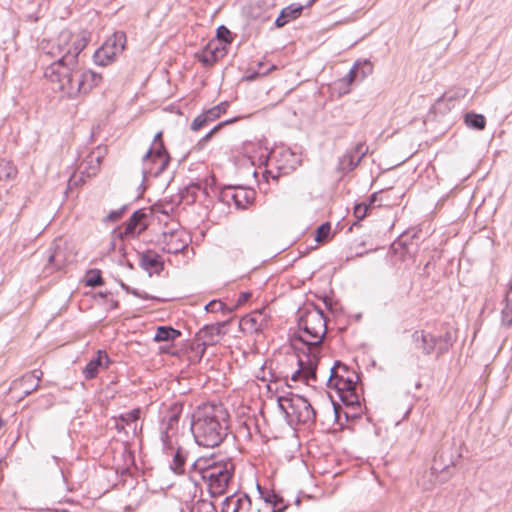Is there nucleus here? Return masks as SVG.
I'll use <instances>...</instances> for the list:
<instances>
[{
    "mask_svg": "<svg viewBox=\"0 0 512 512\" xmlns=\"http://www.w3.org/2000/svg\"><path fill=\"white\" fill-rule=\"evenodd\" d=\"M102 76L90 69H80L79 65L73 67L65 77H60L59 81L52 83L63 96L67 98H76L80 94H88L93 88L100 85Z\"/></svg>",
    "mask_w": 512,
    "mask_h": 512,
    "instance_id": "4",
    "label": "nucleus"
},
{
    "mask_svg": "<svg viewBox=\"0 0 512 512\" xmlns=\"http://www.w3.org/2000/svg\"><path fill=\"white\" fill-rule=\"evenodd\" d=\"M42 375V371L33 370L13 380L9 388L10 398L19 401L31 394L38 388Z\"/></svg>",
    "mask_w": 512,
    "mask_h": 512,
    "instance_id": "8",
    "label": "nucleus"
},
{
    "mask_svg": "<svg viewBox=\"0 0 512 512\" xmlns=\"http://www.w3.org/2000/svg\"><path fill=\"white\" fill-rule=\"evenodd\" d=\"M317 0H309L307 3V7L311 6L313 3H315Z\"/></svg>",
    "mask_w": 512,
    "mask_h": 512,
    "instance_id": "63",
    "label": "nucleus"
},
{
    "mask_svg": "<svg viewBox=\"0 0 512 512\" xmlns=\"http://www.w3.org/2000/svg\"><path fill=\"white\" fill-rule=\"evenodd\" d=\"M89 40L88 32H72L69 29L62 30L54 38L42 40L40 49L43 55L53 60L44 71L45 78L54 83L59 81L60 77H65V73L73 67H77L79 55Z\"/></svg>",
    "mask_w": 512,
    "mask_h": 512,
    "instance_id": "1",
    "label": "nucleus"
},
{
    "mask_svg": "<svg viewBox=\"0 0 512 512\" xmlns=\"http://www.w3.org/2000/svg\"><path fill=\"white\" fill-rule=\"evenodd\" d=\"M180 418H161L159 434L162 451L165 455L173 454L176 446L180 445V438L185 433V425H180Z\"/></svg>",
    "mask_w": 512,
    "mask_h": 512,
    "instance_id": "6",
    "label": "nucleus"
},
{
    "mask_svg": "<svg viewBox=\"0 0 512 512\" xmlns=\"http://www.w3.org/2000/svg\"><path fill=\"white\" fill-rule=\"evenodd\" d=\"M252 507L251 498L247 494H232L222 503L221 512H249Z\"/></svg>",
    "mask_w": 512,
    "mask_h": 512,
    "instance_id": "16",
    "label": "nucleus"
},
{
    "mask_svg": "<svg viewBox=\"0 0 512 512\" xmlns=\"http://www.w3.org/2000/svg\"><path fill=\"white\" fill-rule=\"evenodd\" d=\"M442 338V341H444V345L441 344V342L438 344V348H437V355H441L443 353H445L446 351H448V348L449 346L452 344L451 343V335L450 333H446Z\"/></svg>",
    "mask_w": 512,
    "mask_h": 512,
    "instance_id": "48",
    "label": "nucleus"
},
{
    "mask_svg": "<svg viewBox=\"0 0 512 512\" xmlns=\"http://www.w3.org/2000/svg\"><path fill=\"white\" fill-rule=\"evenodd\" d=\"M104 43L109 44L110 48L114 49V51L121 53L125 48L126 35L124 32H115Z\"/></svg>",
    "mask_w": 512,
    "mask_h": 512,
    "instance_id": "30",
    "label": "nucleus"
},
{
    "mask_svg": "<svg viewBox=\"0 0 512 512\" xmlns=\"http://www.w3.org/2000/svg\"><path fill=\"white\" fill-rule=\"evenodd\" d=\"M157 148H159V151H167L162 140V132H158L155 135L151 147L145 153V159H148L153 151H157Z\"/></svg>",
    "mask_w": 512,
    "mask_h": 512,
    "instance_id": "38",
    "label": "nucleus"
},
{
    "mask_svg": "<svg viewBox=\"0 0 512 512\" xmlns=\"http://www.w3.org/2000/svg\"><path fill=\"white\" fill-rule=\"evenodd\" d=\"M237 118H233V119H230V120H226V121H223L219 124H217L213 129L210 130V132H208L201 140L199 143H203V142H207L208 140L211 139V137L217 132L219 131L223 126H225L226 124H229V123H233L234 121H236Z\"/></svg>",
    "mask_w": 512,
    "mask_h": 512,
    "instance_id": "45",
    "label": "nucleus"
},
{
    "mask_svg": "<svg viewBox=\"0 0 512 512\" xmlns=\"http://www.w3.org/2000/svg\"><path fill=\"white\" fill-rule=\"evenodd\" d=\"M294 502H295V505L300 506V504H301V499H300V497L295 498V501H294Z\"/></svg>",
    "mask_w": 512,
    "mask_h": 512,
    "instance_id": "62",
    "label": "nucleus"
},
{
    "mask_svg": "<svg viewBox=\"0 0 512 512\" xmlns=\"http://www.w3.org/2000/svg\"><path fill=\"white\" fill-rule=\"evenodd\" d=\"M501 325L506 328L512 325V285L506 292L505 305L501 311Z\"/></svg>",
    "mask_w": 512,
    "mask_h": 512,
    "instance_id": "28",
    "label": "nucleus"
},
{
    "mask_svg": "<svg viewBox=\"0 0 512 512\" xmlns=\"http://www.w3.org/2000/svg\"><path fill=\"white\" fill-rule=\"evenodd\" d=\"M261 373H262V375L261 376L258 375L257 377L264 382H266V381L277 382L279 380V377L276 376L271 370L268 371L269 377L266 376V368L265 367L261 368Z\"/></svg>",
    "mask_w": 512,
    "mask_h": 512,
    "instance_id": "51",
    "label": "nucleus"
},
{
    "mask_svg": "<svg viewBox=\"0 0 512 512\" xmlns=\"http://www.w3.org/2000/svg\"><path fill=\"white\" fill-rule=\"evenodd\" d=\"M190 512H217V510L212 502L199 500L192 506Z\"/></svg>",
    "mask_w": 512,
    "mask_h": 512,
    "instance_id": "36",
    "label": "nucleus"
},
{
    "mask_svg": "<svg viewBox=\"0 0 512 512\" xmlns=\"http://www.w3.org/2000/svg\"><path fill=\"white\" fill-rule=\"evenodd\" d=\"M294 412L285 411V416L290 417L293 416Z\"/></svg>",
    "mask_w": 512,
    "mask_h": 512,
    "instance_id": "64",
    "label": "nucleus"
},
{
    "mask_svg": "<svg viewBox=\"0 0 512 512\" xmlns=\"http://www.w3.org/2000/svg\"><path fill=\"white\" fill-rule=\"evenodd\" d=\"M191 418L190 430L195 442L204 447H216L227 436V424L230 418Z\"/></svg>",
    "mask_w": 512,
    "mask_h": 512,
    "instance_id": "5",
    "label": "nucleus"
},
{
    "mask_svg": "<svg viewBox=\"0 0 512 512\" xmlns=\"http://www.w3.org/2000/svg\"><path fill=\"white\" fill-rule=\"evenodd\" d=\"M328 419L332 420V424L329 426H326L325 422L322 421L320 423L321 429H322V431H325V432L334 433V432H337L338 430L342 429L344 427V425L349 422V420H354L355 418L335 417V418H328Z\"/></svg>",
    "mask_w": 512,
    "mask_h": 512,
    "instance_id": "32",
    "label": "nucleus"
},
{
    "mask_svg": "<svg viewBox=\"0 0 512 512\" xmlns=\"http://www.w3.org/2000/svg\"><path fill=\"white\" fill-rule=\"evenodd\" d=\"M341 407L339 405L334 404V414L335 416H339Z\"/></svg>",
    "mask_w": 512,
    "mask_h": 512,
    "instance_id": "59",
    "label": "nucleus"
},
{
    "mask_svg": "<svg viewBox=\"0 0 512 512\" xmlns=\"http://www.w3.org/2000/svg\"><path fill=\"white\" fill-rule=\"evenodd\" d=\"M286 423L289 425V427L296 431V427L300 424H317L316 419L317 418H284Z\"/></svg>",
    "mask_w": 512,
    "mask_h": 512,
    "instance_id": "40",
    "label": "nucleus"
},
{
    "mask_svg": "<svg viewBox=\"0 0 512 512\" xmlns=\"http://www.w3.org/2000/svg\"><path fill=\"white\" fill-rule=\"evenodd\" d=\"M216 36L221 43L230 44L232 42L231 32L225 26L218 27Z\"/></svg>",
    "mask_w": 512,
    "mask_h": 512,
    "instance_id": "43",
    "label": "nucleus"
},
{
    "mask_svg": "<svg viewBox=\"0 0 512 512\" xmlns=\"http://www.w3.org/2000/svg\"><path fill=\"white\" fill-rule=\"evenodd\" d=\"M347 372V366L336 361L330 369V376L327 380L328 386L335 388L338 392H352L355 389L356 382L353 378L344 376V373Z\"/></svg>",
    "mask_w": 512,
    "mask_h": 512,
    "instance_id": "11",
    "label": "nucleus"
},
{
    "mask_svg": "<svg viewBox=\"0 0 512 512\" xmlns=\"http://www.w3.org/2000/svg\"><path fill=\"white\" fill-rule=\"evenodd\" d=\"M169 456L172 457V462L170 464L171 470L176 474H183L185 472V463L188 458V452L181 446H176L173 454Z\"/></svg>",
    "mask_w": 512,
    "mask_h": 512,
    "instance_id": "25",
    "label": "nucleus"
},
{
    "mask_svg": "<svg viewBox=\"0 0 512 512\" xmlns=\"http://www.w3.org/2000/svg\"><path fill=\"white\" fill-rule=\"evenodd\" d=\"M250 296H251V293H249V292L241 293L239 296V299H238V303L241 304V303L246 302L250 298Z\"/></svg>",
    "mask_w": 512,
    "mask_h": 512,
    "instance_id": "56",
    "label": "nucleus"
},
{
    "mask_svg": "<svg viewBox=\"0 0 512 512\" xmlns=\"http://www.w3.org/2000/svg\"><path fill=\"white\" fill-rule=\"evenodd\" d=\"M303 9V5L296 3L290 4L283 8L280 12V15L275 20V26L277 28H281L290 21L297 19L301 15Z\"/></svg>",
    "mask_w": 512,
    "mask_h": 512,
    "instance_id": "21",
    "label": "nucleus"
},
{
    "mask_svg": "<svg viewBox=\"0 0 512 512\" xmlns=\"http://www.w3.org/2000/svg\"><path fill=\"white\" fill-rule=\"evenodd\" d=\"M181 336V332L171 326H159L153 337L155 342H173Z\"/></svg>",
    "mask_w": 512,
    "mask_h": 512,
    "instance_id": "26",
    "label": "nucleus"
},
{
    "mask_svg": "<svg viewBox=\"0 0 512 512\" xmlns=\"http://www.w3.org/2000/svg\"><path fill=\"white\" fill-rule=\"evenodd\" d=\"M285 401L289 402L291 407H293V406L303 407L306 410V416H309L310 413L315 415V411L311 407L310 403L306 399H304L302 397H298L295 400H288L287 399Z\"/></svg>",
    "mask_w": 512,
    "mask_h": 512,
    "instance_id": "42",
    "label": "nucleus"
},
{
    "mask_svg": "<svg viewBox=\"0 0 512 512\" xmlns=\"http://www.w3.org/2000/svg\"><path fill=\"white\" fill-rule=\"evenodd\" d=\"M326 332L327 324L323 310L314 305L305 306L298 311V333L292 345L298 349L297 342H300L303 345L302 350L320 355Z\"/></svg>",
    "mask_w": 512,
    "mask_h": 512,
    "instance_id": "2",
    "label": "nucleus"
},
{
    "mask_svg": "<svg viewBox=\"0 0 512 512\" xmlns=\"http://www.w3.org/2000/svg\"><path fill=\"white\" fill-rule=\"evenodd\" d=\"M354 64H359L358 66V77L359 81H363L367 76L371 75L373 72V64L370 60H357Z\"/></svg>",
    "mask_w": 512,
    "mask_h": 512,
    "instance_id": "34",
    "label": "nucleus"
},
{
    "mask_svg": "<svg viewBox=\"0 0 512 512\" xmlns=\"http://www.w3.org/2000/svg\"><path fill=\"white\" fill-rule=\"evenodd\" d=\"M378 199V192H374L370 197H369V202L367 203L368 205V209L377 201Z\"/></svg>",
    "mask_w": 512,
    "mask_h": 512,
    "instance_id": "58",
    "label": "nucleus"
},
{
    "mask_svg": "<svg viewBox=\"0 0 512 512\" xmlns=\"http://www.w3.org/2000/svg\"><path fill=\"white\" fill-rule=\"evenodd\" d=\"M159 243L162 245L163 251L171 254L182 252L188 247L187 235L180 229L163 232Z\"/></svg>",
    "mask_w": 512,
    "mask_h": 512,
    "instance_id": "13",
    "label": "nucleus"
},
{
    "mask_svg": "<svg viewBox=\"0 0 512 512\" xmlns=\"http://www.w3.org/2000/svg\"><path fill=\"white\" fill-rule=\"evenodd\" d=\"M412 339L415 342L416 348L422 350L425 355H430L434 351L437 352L438 344L442 342L441 336L436 337L424 330H416L412 334Z\"/></svg>",
    "mask_w": 512,
    "mask_h": 512,
    "instance_id": "15",
    "label": "nucleus"
},
{
    "mask_svg": "<svg viewBox=\"0 0 512 512\" xmlns=\"http://www.w3.org/2000/svg\"><path fill=\"white\" fill-rule=\"evenodd\" d=\"M229 106V103L227 101L221 102L218 105L214 106L215 111H217L220 116L226 112L227 108Z\"/></svg>",
    "mask_w": 512,
    "mask_h": 512,
    "instance_id": "54",
    "label": "nucleus"
},
{
    "mask_svg": "<svg viewBox=\"0 0 512 512\" xmlns=\"http://www.w3.org/2000/svg\"><path fill=\"white\" fill-rule=\"evenodd\" d=\"M331 231V225L329 222L321 224L316 230L315 240L317 242H324L328 239Z\"/></svg>",
    "mask_w": 512,
    "mask_h": 512,
    "instance_id": "41",
    "label": "nucleus"
},
{
    "mask_svg": "<svg viewBox=\"0 0 512 512\" xmlns=\"http://www.w3.org/2000/svg\"><path fill=\"white\" fill-rule=\"evenodd\" d=\"M358 66L359 64H353V66L351 67L350 71L348 72V74L346 76H344L342 79H340L338 81V84L339 86L342 88L343 86L346 87V89L344 90V92H349V86L355 82V81H359V77H358Z\"/></svg>",
    "mask_w": 512,
    "mask_h": 512,
    "instance_id": "33",
    "label": "nucleus"
},
{
    "mask_svg": "<svg viewBox=\"0 0 512 512\" xmlns=\"http://www.w3.org/2000/svg\"><path fill=\"white\" fill-rule=\"evenodd\" d=\"M465 123L468 127L476 130H483L486 125V120L482 114L470 112L465 115Z\"/></svg>",
    "mask_w": 512,
    "mask_h": 512,
    "instance_id": "31",
    "label": "nucleus"
},
{
    "mask_svg": "<svg viewBox=\"0 0 512 512\" xmlns=\"http://www.w3.org/2000/svg\"><path fill=\"white\" fill-rule=\"evenodd\" d=\"M192 472L198 473L201 479L207 484L211 497L223 495L232 480L235 465L230 458L200 457L193 461Z\"/></svg>",
    "mask_w": 512,
    "mask_h": 512,
    "instance_id": "3",
    "label": "nucleus"
},
{
    "mask_svg": "<svg viewBox=\"0 0 512 512\" xmlns=\"http://www.w3.org/2000/svg\"><path fill=\"white\" fill-rule=\"evenodd\" d=\"M110 359L106 352L99 350L97 352V356L91 359L83 369L84 377L87 380L93 379L96 377L99 368H107Z\"/></svg>",
    "mask_w": 512,
    "mask_h": 512,
    "instance_id": "18",
    "label": "nucleus"
},
{
    "mask_svg": "<svg viewBox=\"0 0 512 512\" xmlns=\"http://www.w3.org/2000/svg\"><path fill=\"white\" fill-rule=\"evenodd\" d=\"M102 154L101 151H92L80 163L79 171L82 175L91 177L96 175L101 165Z\"/></svg>",
    "mask_w": 512,
    "mask_h": 512,
    "instance_id": "19",
    "label": "nucleus"
},
{
    "mask_svg": "<svg viewBox=\"0 0 512 512\" xmlns=\"http://www.w3.org/2000/svg\"><path fill=\"white\" fill-rule=\"evenodd\" d=\"M226 322H217L211 325H206L201 330V337L205 345H214L218 342L219 337L224 334L223 328Z\"/></svg>",
    "mask_w": 512,
    "mask_h": 512,
    "instance_id": "22",
    "label": "nucleus"
},
{
    "mask_svg": "<svg viewBox=\"0 0 512 512\" xmlns=\"http://www.w3.org/2000/svg\"><path fill=\"white\" fill-rule=\"evenodd\" d=\"M257 489H258L259 493L261 494L265 503L272 505V507L274 509L280 508V506L285 507V510L287 509L289 504L286 503L283 496H281L279 493H277L275 491L264 492L261 489L260 485H257Z\"/></svg>",
    "mask_w": 512,
    "mask_h": 512,
    "instance_id": "27",
    "label": "nucleus"
},
{
    "mask_svg": "<svg viewBox=\"0 0 512 512\" xmlns=\"http://www.w3.org/2000/svg\"><path fill=\"white\" fill-rule=\"evenodd\" d=\"M139 266L151 276L153 274H160L164 268V263L159 254L149 250L140 254Z\"/></svg>",
    "mask_w": 512,
    "mask_h": 512,
    "instance_id": "17",
    "label": "nucleus"
},
{
    "mask_svg": "<svg viewBox=\"0 0 512 512\" xmlns=\"http://www.w3.org/2000/svg\"><path fill=\"white\" fill-rule=\"evenodd\" d=\"M203 409H204V412L201 416H205V417L211 416L212 413H214V414L220 413V410L218 408L214 407L213 405H204Z\"/></svg>",
    "mask_w": 512,
    "mask_h": 512,
    "instance_id": "53",
    "label": "nucleus"
},
{
    "mask_svg": "<svg viewBox=\"0 0 512 512\" xmlns=\"http://www.w3.org/2000/svg\"><path fill=\"white\" fill-rule=\"evenodd\" d=\"M126 290L130 292V289L126 287ZM131 293L137 297H140L142 299H150V297L147 294L139 293L137 290H131Z\"/></svg>",
    "mask_w": 512,
    "mask_h": 512,
    "instance_id": "57",
    "label": "nucleus"
},
{
    "mask_svg": "<svg viewBox=\"0 0 512 512\" xmlns=\"http://www.w3.org/2000/svg\"><path fill=\"white\" fill-rule=\"evenodd\" d=\"M145 217L146 214L142 211H135L126 222L124 229L119 232V237L121 239H133L139 236L147 228Z\"/></svg>",
    "mask_w": 512,
    "mask_h": 512,
    "instance_id": "14",
    "label": "nucleus"
},
{
    "mask_svg": "<svg viewBox=\"0 0 512 512\" xmlns=\"http://www.w3.org/2000/svg\"><path fill=\"white\" fill-rule=\"evenodd\" d=\"M118 54V52L110 48L109 44L104 43L95 51L93 60L94 63L98 66H107L115 59Z\"/></svg>",
    "mask_w": 512,
    "mask_h": 512,
    "instance_id": "24",
    "label": "nucleus"
},
{
    "mask_svg": "<svg viewBox=\"0 0 512 512\" xmlns=\"http://www.w3.org/2000/svg\"><path fill=\"white\" fill-rule=\"evenodd\" d=\"M341 400L346 404V405H353L354 404V401H351L349 403L346 402V399L344 396L341 395Z\"/></svg>",
    "mask_w": 512,
    "mask_h": 512,
    "instance_id": "61",
    "label": "nucleus"
},
{
    "mask_svg": "<svg viewBox=\"0 0 512 512\" xmlns=\"http://www.w3.org/2000/svg\"><path fill=\"white\" fill-rule=\"evenodd\" d=\"M126 207L123 206L122 208L118 209V210H113L111 212L108 213V215L105 217V221L106 222H115L117 220H119L124 211H125Z\"/></svg>",
    "mask_w": 512,
    "mask_h": 512,
    "instance_id": "50",
    "label": "nucleus"
},
{
    "mask_svg": "<svg viewBox=\"0 0 512 512\" xmlns=\"http://www.w3.org/2000/svg\"><path fill=\"white\" fill-rule=\"evenodd\" d=\"M80 182H83L82 178H77L76 175L71 176L69 179L68 185L69 187L77 186L80 184Z\"/></svg>",
    "mask_w": 512,
    "mask_h": 512,
    "instance_id": "55",
    "label": "nucleus"
},
{
    "mask_svg": "<svg viewBox=\"0 0 512 512\" xmlns=\"http://www.w3.org/2000/svg\"><path fill=\"white\" fill-rule=\"evenodd\" d=\"M199 60L206 66L213 65L216 63L219 59L217 55H215V52L212 51L208 46L202 51L201 55L199 56Z\"/></svg>",
    "mask_w": 512,
    "mask_h": 512,
    "instance_id": "37",
    "label": "nucleus"
},
{
    "mask_svg": "<svg viewBox=\"0 0 512 512\" xmlns=\"http://www.w3.org/2000/svg\"><path fill=\"white\" fill-rule=\"evenodd\" d=\"M220 200L227 205L234 204L237 209H245L255 199V191L241 186H227L221 189Z\"/></svg>",
    "mask_w": 512,
    "mask_h": 512,
    "instance_id": "9",
    "label": "nucleus"
},
{
    "mask_svg": "<svg viewBox=\"0 0 512 512\" xmlns=\"http://www.w3.org/2000/svg\"><path fill=\"white\" fill-rule=\"evenodd\" d=\"M138 413H139V410H133L131 411L128 416H131V417H134V416H138Z\"/></svg>",
    "mask_w": 512,
    "mask_h": 512,
    "instance_id": "60",
    "label": "nucleus"
},
{
    "mask_svg": "<svg viewBox=\"0 0 512 512\" xmlns=\"http://www.w3.org/2000/svg\"><path fill=\"white\" fill-rule=\"evenodd\" d=\"M226 305L219 301V300H212L210 301L208 304H206L205 306V310L207 312H218V311H223L225 309Z\"/></svg>",
    "mask_w": 512,
    "mask_h": 512,
    "instance_id": "47",
    "label": "nucleus"
},
{
    "mask_svg": "<svg viewBox=\"0 0 512 512\" xmlns=\"http://www.w3.org/2000/svg\"><path fill=\"white\" fill-rule=\"evenodd\" d=\"M47 268L52 270H60L67 264L65 250L58 244H54L49 249Z\"/></svg>",
    "mask_w": 512,
    "mask_h": 512,
    "instance_id": "23",
    "label": "nucleus"
},
{
    "mask_svg": "<svg viewBox=\"0 0 512 512\" xmlns=\"http://www.w3.org/2000/svg\"><path fill=\"white\" fill-rule=\"evenodd\" d=\"M204 113L209 122H213L220 117V114L217 111H215L214 107L204 111Z\"/></svg>",
    "mask_w": 512,
    "mask_h": 512,
    "instance_id": "52",
    "label": "nucleus"
},
{
    "mask_svg": "<svg viewBox=\"0 0 512 512\" xmlns=\"http://www.w3.org/2000/svg\"><path fill=\"white\" fill-rule=\"evenodd\" d=\"M170 162V156L167 151H153L148 159H145V155L142 157V176L143 180H147L149 177H158L168 167Z\"/></svg>",
    "mask_w": 512,
    "mask_h": 512,
    "instance_id": "10",
    "label": "nucleus"
},
{
    "mask_svg": "<svg viewBox=\"0 0 512 512\" xmlns=\"http://www.w3.org/2000/svg\"><path fill=\"white\" fill-rule=\"evenodd\" d=\"M297 350L300 352L297 355L298 369L291 375V380H303L307 385H313L317 381L316 369L320 355L299 348Z\"/></svg>",
    "mask_w": 512,
    "mask_h": 512,
    "instance_id": "7",
    "label": "nucleus"
},
{
    "mask_svg": "<svg viewBox=\"0 0 512 512\" xmlns=\"http://www.w3.org/2000/svg\"><path fill=\"white\" fill-rule=\"evenodd\" d=\"M368 211V205L366 202L356 204L354 207V215L357 220H362L365 218Z\"/></svg>",
    "mask_w": 512,
    "mask_h": 512,
    "instance_id": "46",
    "label": "nucleus"
},
{
    "mask_svg": "<svg viewBox=\"0 0 512 512\" xmlns=\"http://www.w3.org/2000/svg\"><path fill=\"white\" fill-rule=\"evenodd\" d=\"M15 167L7 161L0 162V189L5 188L7 183L15 176Z\"/></svg>",
    "mask_w": 512,
    "mask_h": 512,
    "instance_id": "29",
    "label": "nucleus"
},
{
    "mask_svg": "<svg viewBox=\"0 0 512 512\" xmlns=\"http://www.w3.org/2000/svg\"><path fill=\"white\" fill-rule=\"evenodd\" d=\"M220 45H222V43L219 41H212L207 45L212 51L215 52V55H217L218 59L222 58L226 53L225 47Z\"/></svg>",
    "mask_w": 512,
    "mask_h": 512,
    "instance_id": "49",
    "label": "nucleus"
},
{
    "mask_svg": "<svg viewBox=\"0 0 512 512\" xmlns=\"http://www.w3.org/2000/svg\"><path fill=\"white\" fill-rule=\"evenodd\" d=\"M269 317L265 309L255 310L240 319L239 328L246 334H259L268 327Z\"/></svg>",
    "mask_w": 512,
    "mask_h": 512,
    "instance_id": "12",
    "label": "nucleus"
},
{
    "mask_svg": "<svg viewBox=\"0 0 512 512\" xmlns=\"http://www.w3.org/2000/svg\"><path fill=\"white\" fill-rule=\"evenodd\" d=\"M368 153V146L365 142H359L353 149L348 151L344 156L342 163L347 164L349 170L356 168L362 158Z\"/></svg>",
    "mask_w": 512,
    "mask_h": 512,
    "instance_id": "20",
    "label": "nucleus"
},
{
    "mask_svg": "<svg viewBox=\"0 0 512 512\" xmlns=\"http://www.w3.org/2000/svg\"><path fill=\"white\" fill-rule=\"evenodd\" d=\"M208 123H210V122L208 121V119L206 118L205 113L203 112L202 114L198 115L192 121V123H191V130L198 131L201 128H203L204 126H206Z\"/></svg>",
    "mask_w": 512,
    "mask_h": 512,
    "instance_id": "44",
    "label": "nucleus"
},
{
    "mask_svg": "<svg viewBox=\"0 0 512 512\" xmlns=\"http://www.w3.org/2000/svg\"><path fill=\"white\" fill-rule=\"evenodd\" d=\"M103 283L101 271L98 269H91L86 273L85 284L90 287H96Z\"/></svg>",
    "mask_w": 512,
    "mask_h": 512,
    "instance_id": "35",
    "label": "nucleus"
},
{
    "mask_svg": "<svg viewBox=\"0 0 512 512\" xmlns=\"http://www.w3.org/2000/svg\"><path fill=\"white\" fill-rule=\"evenodd\" d=\"M137 419L138 418H124V417L114 418V420H115V428L119 432H121L122 430H125V426L133 427V429H135L136 426H137V423H136Z\"/></svg>",
    "mask_w": 512,
    "mask_h": 512,
    "instance_id": "39",
    "label": "nucleus"
}]
</instances>
